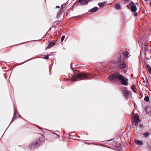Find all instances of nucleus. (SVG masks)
I'll list each match as a JSON object with an SVG mask.
<instances>
[{
	"instance_id": "nucleus-18",
	"label": "nucleus",
	"mask_w": 151,
	"mask_h": 151,
	"mask_svg": "<svg viewBox=\"0 0 151 151\" xmlns=\"http://www.w3.org/2000/svg\"><path fill=\"white\" fill-rule=\"evenodd\" d=\"M150 135V133L148 132H145L144 134V136L145 137H148Z\"/></svg>"
},
{
	"instance_id": "nucleus-15",
	"label": "nucleus",
	"mask_w": 151,
	"mask_h": 151,
	"mask_svg": "<svg viewBox=\"0 0 151 151\" xmlns=\"http://www.w3.org/2000/svg\"><path fill=\"white\" fill-rule=\"evenodd\" d=\"M144 100L148 102L149 101V98L148 96H145L144 98Z\"/></svg>"
},
{
	"instance_id": "nucleus-4",
	"label": "nucleus",
	"mask_w": 151,
	"mask_h": 151,
	"mask_svg": "<svg viewBox=\"0 0 151 151\" xmlns=\"http://www.w3.org/2000/svg\"><path fill=\"white\" fill-rule=\"evenodd\" d=\"M91 75L90 74H87L81 73L76 75V78L73 81H77L81 80L84 78H89Z\"/></svg>"
},
{
	"instance_id": "nucleus-5",
	"label": "nucleus",
	"mask_w": 151,
	"mask_h": 151,
	"mask_svg": "<svg viewBox=\"0 0 151 151\" xmlns=\"http://www.w3.org/2000/svg\"><path fill=\"white\" fill-rule=\"evenodd\" d=\"M89 0H79V2L81 5L86 4L88 2Z\"/></svg>"
},
{
	"instance_id": "nucleus-12",
	"label": "nucleus",
	"mask_w": 151,
	"mask_h": 151,
	"mask_svg": "<svg viewBox=\"0 0 151 151\" xmlns=\"http://www.w3.org/2000/svg\"><path fill=\"white\" fill-rule=\"evenodd\" d=\"M146 67L149 73L151 75V68L150 66L148 65H146Z\"/></svg>"
},
{
	"instance_id": "nucleus-22",
	"label": "nucleus",
	"mask_w": 151,
	"mask_h": 151,
	"mask_svg": "<svg viewBox=\"0 0 151 151\" xmlns=\"http://www.w3.org/2000/svg\"><path fill=\"white\" fill-rule=\"evenodd\" d=\"M134 15L135 16H137V15H138V14H137V12H135L134 13Z\"/></svg>"
},
{
	"instance_id": "nucleus-11",
	"label": "nucleus",
	"mask_w": 151,
	"mask_h": 151,
	"mask_svg": "<svg viewBox=\"0 0 151 151\" xmlns=\"http://www.w3.org/2000/svg\"><path fill=\"white\" fill-rule=\"evenodd\" d=\"M131 89L134 93H136L137 92L136 86L134 84H133L132 86H131Z\"/></svg>"
},
{
	"instance_id": "nucleus-2",
	"label": "nucleus",
	"mask_w": 151,
	"mask_h": 151,
	"mask_svg": "<svg viewBox=\"0 0 151 151\" xmlns=\"http://www.w3.org/2000/svg\"><path fill=\"white\" fill-rule=\"evenodd\" d=\"M111 63L113 64H116L117 67L119 69L124 68L126 65L125 62L122 60L121 54L115 56L114 59L111 61Z\"/></svg>"
},
{
	"instance_id": "nucleus-28",
	"label": "nucleus",
	"mask_w": 151,
	"mask_h": 151,
	"mask_svg": "<svg viewBox=\"0 0 151 151\" xmlns=\"http://www.w3.org/2000/svg\"><path fill=\"white\" fill-rule=\"evenodd\" d=\"M60 7L59 6H56V8H59Z\"/></svg>"
},
{
	"instance_id": "nucleus-14",
	"label": "nucleus",
	"mask_w": 151,
	"mask_h": 151,
	"mask_svg": "<svg viewBox=\"0 0 151 151\" xmlns=\"http://www.w3.org/2000/svg\"><path fill=\"white\" fill-rule=\"evenodd\" d=\"M18 115V113L16 111H15L14 114L13 118L15 119L17 117Z\"/></svg>"
},
{
	"instance_id": "nucleus-19",
	"label": "nucleus",
	"mask_w": 151,
	"mask_h": 151,
	"mask_svg": "<svg viewBox=\"0 0 151 151\" xmlns=\"http://www.w3.org/2000/svg\"><path fill=\"white\" fill-rule=\"evenodd\" d=\"M116 8L118 9H120V5L119 4H116L115 5Z\"/></svg>"
},
{
	"instance_id": "nucleus-29",
	"label": "nucleus",
	"mask_w": 151,
	"mask_h": 151,
	"mask_svg": "<svg viewBox=\"0 0 151 151\" xmlns=\"http://www.w3.org/2000/svg\"><path fill=\"white\" fill-rule=\"evenodd\" d=\"M125 1H129L130 0H124Z\"/></svg>"
},
{
	"instance_id": "nucleus-26",
	"label": "nucleus",
	"mask_w": 151,
	"mask_h": 151,
	"mask_svg": "<svg viewBox=\"0 0 151 151\" xmlns=\"http://www.w3.org/2000/svg\"><path fill=\"white\" fill-rule=\"evenodd\" d=\"M48 56H47L46 57V58H45V59H48Z\"/></svg>"
},
{
	"instance_id": "nucleus-25",
	"label": "nucleus",
	"mask_w": 151,
	"mask_h": 151,
	"mask_svg": "<svg viewBox=\"0 0 151 151\" xmlns=\"http://www.w3.org/2000/svg\"><path fill=\"white\" fill-rule=\"evenodd\" d=\"M146 55H146V58L148 60H150V58H148V57H147L146 56Z\"/></svg>"
},
{
	"instance_id": "nucleus-7",
	"label": "nucleus",
	"mask_w": 151,
	"mask_h": 151,
	"mask_svg": "<svg viewBox=\"0 0 151 151\" xmlns=\"http://www.w3.org/2000/svg\"><path fill=\"white\" fill-rule=\"evenodd\" d=\"M134 120L135 122L137 123L139 122V118L137 115H136L134 117Z\"/></svg>"
},
{
	"instance_id": "nucleus-17",
	"label": "nucleus",
	"mask_w": 151,
	"mask_h": 151,
	"mask_svg": "<svg viewBox=\"0 0 151 151\" xmlns=\"http://www.w3.org/2000/svg\"><path fill=\"white\" fill-rule=\"evenodd\" d=\"M144 49L145 50V55H147V54L146 52L148 50V46H145Z\"/></svg>"
},
{
	"instance_id": "nucleus-16",
	"label": "nucleus",
	"mask_w": 151,
	"mask_h": 151,
	"mask_svg": "<svg viewBox=\"0 0 151 151\" xmlns=\"http://www.w3.org/2000/svg\"><path fill=\"white\" fill-rule=\"evenodd\" d=\"M105 2H103L102 3H99L98 5L101 7H102L104 6Z\"/></svg>"
},
{
	"instance_id": "nucleus-6",
	"label": "nucleus",
	"mask_w": 151,
	"mask_h": 151,
	"mask_svg": "<svg viewBox=\"0 0 151 151\" xmlns=\"http://www.w3.org/2000/svg\"><path fill=\"white\" fill-rule=\"evenodd\" d=\"M135 143L137 145H142L143 144V142L142 141L138 140H135Z\"/></svg>"
},
{
	"instance_id": "nucleus-8",
	"label": "nucleus",
	"mask_w": 151,
	"mask_h": 151,
	"mask_svg": "<svg viewBox=\"0 0 151 151\" xmlns=\"http://www.w3.org/2000/svg\"><path fill=\"white\" fill-rule=\"evenodd\" d=\"M131 10L132 11L135 12L137 10V7L135 5H133L131 6Z\"/></svg>"
},
{
	"instance_id": "nucleus-24",
	"label": "nucleus",
	"mask_w": 151,
	"mask_h": 151,
	"mask_svg": "<svg viewBox=\"0 0 151 151\" xmlns=\"http://www.w3.org/2000/svg\"><path fill=\"white\" fill-rule=\"evenodd\" d=\"M149 52L150 53H151V49H149Z\"/></svg>"
},
{
	"instance_id": "nucleus-3",
	"label": "nucleus",
	"mask_w": 151,
	"mask_h": 151,
	"mask_svg": "<svg viewBox=\"0 0 151 151\" xmlns=\"http://www.w3.org/2000/svg\"><path fill=\"white\" fill-rule=\"evenodd\" d=\"M44 142L43 139L42 138H38L36 141L30 144L29 147L31 149H33L42 144Z\"/></svg>"
},
{
	"instance_id": "nucleus-20",
	"label": "nucleus",
	"mask_w": 151,
	"mask_h": 151,
	"mask_svg": "<svg viewBox=\"0 0 151 151\" xmlns=\"http://www.w3.org/2000/svg\"><path fill=\"white\" fill-rule=\"evenodd\" d=\"M129 55V53L125 51L124 52V55L126 57H127Z\"/></svg>"
},
{
	"instance_id": "nucleus-10",
	"label": "nucleus",
	"mask_w": 151,
	"mask_h": 151,
	"mask_svg": "<svg viewBox=\"0 0 151 151\" xmlns=\"http://www.w3.org/2000/svg\"><path fill=\"white\" fill-rule=\"evenodd\" d=\"M98 8L97 7H95L91 9L89 12H95L97 11L98 10Z\"/></svg>"
},
{
	"instance_id": "nucleus-30",
	"label": "nucleus",
	"mask_w": 151,
	"mask_h": 151,
	"mask_svg": "<svg viewBox=\"0 0 151 151\" xmlns=\"http://www.w3.org/2000/svg\"><path fill=\"white\" fill-rule=\"evenodd\" d=\"M150 4L151 6V1L150 2Z\"/></svg>"
},
{
	"instance_id": "nucleus-1",
	"label": "nucleus",
	"mask_w": 151,
	"mask_h": 151,
	"mask_svg": "<svg viewBox=\"0 0 151 151\" xmlns=\"http://www.w3.org/2000/svg\"><path fill=\"white\" fill-rule=\"evenodd\" d=\"M110 80L114 81H120L121 83L124 85H127L128 82L127 79L123 76L120 75L118 72H114L109 76Z\"/></svg>"
},
{
	"instance_id": "nucleus-13",
	"label": "nucleus",
	"mask_w": 151,
	"mask_h": 151,
	"mask_svg": "<svg viewBox=\"0 0 151 151\" xmlns=\"http://www.w3.org/2000/svg\"><path fill=\"white\" fill-rule=\"evenodd\" d=\"M123 94L124 96L127 97L128 94V91L126 90H124L123 91Z\"/></svg>"
},
{
	"instance_id": "nucleus-9",
	"label": "nucleus",
	"mask_w": 151,
	"mask_h": 151,
	"mask_svg": "<svg viewBox=\"0 0 151 151\" xmlns=\"http://www.w3.org/2000/svg\"><path fill=\"white\" fill-rule=\"evenodd\" d=\"M55 45V43L52 42H50L48 45L47 47V48H50L51 47L53 46L54 45Z\"/></svg>"
},
{
	"instance_id": "nucleus-23",
	"label": "nucleus",
	"mask_w": 151,
	"mask_h": 151,
	"mask_svg": "<svg viewBox=\"0 0 151 151\" xmlns=\"http://www.w3.org/2000/svg\"><path fill=\"white\" fill-rule=\"evenodd\" d=\"M145 46H148V44L147 43H145Z\"/></svg>"
},
{
	"instance_id": "nucleus-21",
	"label": "nucleus",
	"mask_w": 151,
	"mask_h": 151,
	"mask_svg": "<svg viewBox=\"0 0 151 151\" xmlns=\"http://www.w3.org/2000/svg\"><path fill=\"white\" fill-rule=\"evenodd\" d=\"M65 36L64 35H63L62 36L61 38V41L63 42L65 38Z\"/></svg>"
},
{
	"instance_id": "nucleus-27",
	"label": "nucleus",
	"mask_w": 151,
	"mask_h": 151,
	"mask_svg": "<svg viewBox=\"0 0 151 151\" xmlns=\"http://www.w3.org/2000/svg\"><path fill=\"white\" fill-rule=\"evenodd\" d=\"M147 109H148V108L146 107L145 109V111L146 112H147Z\"/></svg>"
}]
</instances>
